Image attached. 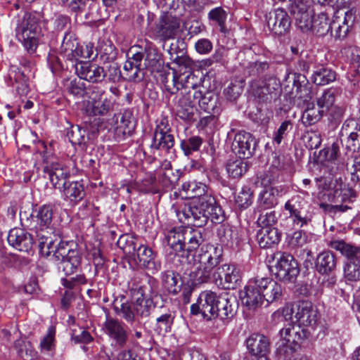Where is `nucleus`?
Returning a JSON list of instances; mask_svg holds the SVG:
<instances>
[{
    "instance_id": "obj_47",
    "label": "nucleus",
    "mask_w": 360,
    "mask_h": 360,
    "mask_svg": "<svg viewBox=\"0 0 360 360\" xmlns=\"http://www.w3.org/2000/svg\"><path fill=\"white\" fill-rule=\"evenodd\" d=\"M337 96L338 90L336 89H329L323 93L322 97L318 101V105L320 108H326L327 110H331L335 112L337 106L335 103Z\"/></svg>"
},
{
    "instance_id": "obj_43",
    "label": "nucleus",
    "mask_w": 360,
    "mask_h": 360,
    "mask_svg": "<svg viewBox=\"0 0 360 360\" xmlns=\"http://www.w3.org/2000/svg\"><path fill=\"white\" fill-rule=\"evenodd\" d=\"M259 212V217L257 220V225L261 229L275 228L278 217L276 213L273 210H257Z\"/></svg>"
},
{
    "instance_id": "obj_38",
    "label": "nucleus",
    "mask_w": 360,
    "mask_h": 360,
    "mask_svg": "<svg viewBox=\"0 0 360 360\" xmlns=\"http://www.w3.org/2000/svg\"><path fill=\"white\" fill-rule=\"evenodd\" d=\"M112 106V102L108 98H104L89 102L86 111L90 115H104L108 112Z\"/></svg>"
},
{
    "instance_id": "obj_44",
    "label": "nucleus",
    "mask_w": 360,
    "mask_h": 360,
    "mask_svg": "<svg viewBox=\"0 0 360 360\" xmlns=\"http://www.w3.org/2000/svg\"><path fill=\"white\" fill-rule=\"evenodd\" d=\"M335 78V72L326 68H321L317 70L311 77L313 82L316 85L328 84L329 82L334 81Z\"/></svg>"
},
{
    "instance_id": "obj_57",
    "label": "nucleus",
    "mask_w": 360,
    "mask_h": 360,
    "mask_svg": "<svg viewBox=\"0 0 360 360\" xmlns=\"http://www.w3.org/2000/svg\"><path fill=\"white\" fill-rule=\"evenodd\" d=\"M307 243L306 233L298 230L288 236V245L292 249H297L303 247Z\"/></svg>"
},
{
    "instance_id": "obj_19",
    "label": "nucleus",
    "mask_w": 360,
    "mask_h": 360,
    "mask_svg": "<svg viewBox=\"0 0 360 360\" xmlns=\"http://www.w3.org/2000/svg\"><path fill=\"white\" fill-rule=\"evenodd\" d=\"M115 133L118 139H124L132 135L135 129V121L131 110H127L115 115Z\"/></svg>"
},
{
    "instance_id": "obj_11",
    "label": "nucleus",
    "mask_w": 360,
    "mask_h": 360,
    "mask_svg": "<svg viewBox=\"0 0 360 360\" xmlns=\"http://www.w3.org/2000/svg\"><path fill=\"white\" fill-rule=\"evenodd\" d=\"M214 300L212 304L213 319L219 317L223 321L229 322L236 314L238 302L235 296L222 293L217 296L214 292Z\"/></svg>"
},
{
    "instance_id": "obj_1",
    "label": "nucleus",
    "mask_w": 360,
    "mask_h": 360,
    "mask_svg": "<svg viewBox=\"0 0 360 360\" xmlns=\"http://www.w3.org/2000/svg\"><path fill=\"white\" fill-rule=\"evenodd\" d=\"M182 188L193 200L176 210V215L181 223L202 227L209 220L214 224L224 221V212L215 198L208 192L205 184L189 181L184 183Z\"/></svg>"
},
{
    "instance_id": "obj_10",
    "label": "nucleus",
    "mask_w": 360,
    "mask_h": 360,
    "mask_svg": "<svg viewBox=\"0 0 360 360\" xmlns=\"http://www.w3.org/2000/svg\"><path fill=\"white\" fill-rule=\"evenodd\" d=\"M293 224L299 227L307 225L311 221L312 215L304 198L299 195L292 196L284 205Z\"/></svg>"
},
{
    "instance_id": "obj_55",
    "label": "nucleus",
    "mask_w": 360,
    "mask_h": 360,
    "mask_svg": "<svg viewBox=\"0 0 360 360\" xmlns=\"http://www.w3.org/2000/svg\"><path fill=\"white\" fill-rule=\"evenodd\" d=\"M235 202L240 208L248 207L252 202V192L248 186H243L235 197Z\"/></svg>"
},
{
    "instance_id": "obj_15",
    "label": "nucleus",
    "mask_w": 360,
    "mask_h": 360,
    "mask_svg": "<svg viewBox=\"0 0 360 360\" xmlns=\"http://www.w3.org/2000/svg\"><path fill=\"white\" fill-rule=\"evenodd\" d=\"M257 146V140L250 133L240 131L234 136L232 149L240 158L248 159L254 155Z\"/></svg>"
},
{
    "instance_id": "obj_46",
    "label": "nucleus",
    "mask_w": 360,
    "mask_h": 360,
    "mask_svg": "<svg viewBox=\"0 0 360 360\" xmlns=\"http://www.w3.org/2000/svg\"><path fill=\"white\" fill-rule=\"evenodd\" d=\"M86 131L79 125H73L67 131V137L73 145H85Z\"/></svg>"
},
{
    "instance_id": "obj_21",
    "label": "nucleus",
    "mask_w": 360,
    "mask_h": 360,
    "mask_svg": "<svg viewBox=\"0 0 360 360\" xmlns=\"http://www.w3.org/2000/svg\"><path fill=\"white\" fill-rule=\"evenodd\" d=\"M257 281L266 305L281 298L283 288L281 284L269 278H257Z\"/></svg>"
},
{
    "instance_id": "obj_18",
    "label": "nucleus",
    "mask_w": 360,
    "mask_h": 360,
    "mask_svg": "<svg viewBox=\"0 0 360 360\" xmlns=\"http://www.w3.org/2000/svg\"><path fill=\"white\" fill-rule=\"evenodd\" d=\"M8 244L17 250L29 252L34 245L32 234L21 228H13L8 232L7 237Z\"/></svg>"
},
{
    "instance_id": "obj_30",
    "label": "nucleus",
    "mask_w": 360,
    "mask_h": 360,
    "mask_svg": "<svg viewBox=\"0 0 360 360\" xmlns=\"http://www.w3.org/2000/svg\"><path fill=\"white\" fill-rule=\"evenodd\" d=\"M257 240L261 248H271L281 240V233L276 228L260 229L257 233Z\"/></svg>"
},
{
    "instance_id": "obj_35",
    "label": "nucleus",
    "mask_w": 360,
    "mask_h": 360,
    "mask_svg": "<svg viewBox=\"0 0 360 360\" xmlns=\"http://www.w3.org/2000/svg\"><path fill=\"white\" fill-rule=\"evenodd\" d=\"M336 266V260L335 255L329 252H323L320 253L316 260V269L322 274L330 273Z\"/></svg>"
},
{
    "instance_id": "obj_63",
    "label": "nucleus",
    "mask_w": 360,
    "mask_h": 360,
    "mask_svg": "<svg viewBox=\"0 0 360 360\" xmlns=\"http://www.w3.org/2000/svg\"><path fill=\"white\" fill-rule=\"evenodd\" d=\"M305 146L309 150L318 148L321 143V136L315 131H307L303 137Z\"/></svg>"
},
{
    "instance_id": "obj_20",
    "label": "nucleus",
    "mask_w": 360,
    "mask_h": 360,
    "mask_svg": "<svg viewBox=\"0 0 360 360\" xmlns=\"http://www.w3.org/2000/svg\"><path fill=\"white\" fill-rule=\"evenodd\" d=\"M291 22L287 12L283 8L276 9L270 15L267 20L269 29L276 35H283L287 33L290 27Z\"/></svg>"
},
{
    "instance_id": "obj_32",
    "label": "nucleus",
    "mask_w": 360,
    "mask_h": 360,
    "mask_svg": "<svg viewBox=\"0 0 360 360\" xmlns=\"http://www.w3.org/2000/svg\"><path fill=\"white\" fill-rule=\"evenodd\" d=\"M279 191L274 187L265 188L260 193L257 200V210H269L278 204Z\"/></svg>"
},
{
    "instance_id": "obj_9",
    "label": "nucleus",
    "mask_w": 360,
    "mask_h": 360,
    "mask_svg": "<svg viewBox=\"0 0 360 360\" xmlns=\"http://www.w3.org/2000/svg\"><path fill=\"white\" fill-rule=\"evenodd\" d=\"M289 12L297 29L305 33L311 30L314 12L307 0H296L292 2Z\"/></svg>"
},
{
    "instance_id": "obj_3",
    "label": "nucleus",
    "mask_w": 360,
    "mask_h": 360,
    "mask_svg": "<svg viewBox=\"0 0 360 360\" xmlns=\"http://www.w3.org/2000/svg\"><path fill=\"white\" fill-rule=\"evenodd\" d=\"M222 250L212 245L202 248L199 253L193 257V263L189 262L190 268L184 274L189 277L193 285L213 281V274L221 261Z\"/></svg>"
},
{
    "instance_id": "obj_37",
    "label": "nucleus",
    "mask_w": 360,
    "mask_h": 360,
    "mask_svg": "<svg viewBox=\"0 0 360 360\" xmlns=\"http://www.w3.org/2000/svg\"><path fill=\"white\" fill-rule=\"evenodd\" d=\"M62 189L65 198L71 201H80L85 195L84 186L78 181L66 183Z\"/></svg>"
},
{
    "instance_id": "obj_34",
    "label": "nucleus",
    "mask_w": 360,
    "mask_h": 360,
    "mask_svg": "<svg viewBox=\"0 0 360 360\" xmlns=\"http://www.w3.org/2000/svg\"><path fill=\"white\" fill-rule=\"evenodd\" d=\"M163 287L169 293L176 295L181 288L182 282L178 274L173 271H166L162 274Z\"/></svg>"
},
{
    "instance_id": "obj_62",
    "label": "nucleus",
    "mask_w": 360,
    "mask_h": 360,
    "mask_svg": "<svg viewBox=\"0 0 360 360\" xmlns=\"http://www.w3.org/2000/svg\"><path fill=\"white\" fill-rule=\"evenodd\" d=\"M56 328L50 326L47 334L43 338L40 342V347L44 351H51L55 347Z\"/></svg>"
},
{
    "instance_id": "obj_23",
    "label": "nucleus",
    "mask_w": 360,
    "mask_h": 360,
    "mask_svg": "<svg viewBox=\"0 0 360 360\" xmlns=\"http://www.w3.org/2000/svg\"><path fill=\"white\" fill-rule=\"evenodd\" d=\"M44 172L49 175L53 187L59 190L64 187L70 175L68 169L58 162L48 164L44 167Z\"/></svg>"
},
{
    "instance_id": "obj_39",
    "label": "nucleus",
    "mask_w": 360,
    "mask_h": 360,
    "mask_svg": "<svg viewBox=\"0 0 360 360\" xmlns=\"http://www.w3.org/2000/svg\"><path fill=\"white\" fill-rule=\"evenodd\" d=\"M175 143L174 137L172 134H153L151 149L162 150L169 152Z\"/></svg>"
},
{
    "instance_id": "obj_41",
    "label": "nucleus",
    "mask_w": 360,
    "mask_h": 360,
    "mask_svg": "<svg viewBox=\"0 0 360 360\" xmlns=\"http://www.w3.org/2000/svg\"><path fill=\"white\" fill-rule=\"evenodd\" d=\"M10 78L13 80L12 85L15 89L16 92L20 96L27 95L30 88L28 77L25 75V72L18 69V72H15L13 75H11Z\"/></svg>"
},
{
    "instance_id": "obj_16",
    "label": "nucleus",
    "mask_w": 360,
    "mask_h": 360,
    "mask_svg": "<svg viewBox=\"0 0 360 360\" xmlns=\"http://www.w3.org/2000/svg\"><path fill=\"white\" fill-rule=\"evenodd\" d=\"M240 298L243 304L249 309H256L262 306L264 302V297L259 288L257 278L248 281L244 289L240 290Z\"/></svg>"
},
{
    "instance_id": "obj_7",
    "label": "nucleus",
    "mask_w": 360,
    "mask_h": 360,
    "mask_svg": "<svg viewBox=\"0 0 360 360\" xmlns=\"http://www.w3.org/2000/svg\"><path fill=\"white\" fill-rule=\"evenodd\" d=\"M268 258L270 270L279 281L292 283L296 280L300 270L292 255L276 251Z\"/></svg>"
},
{
    "instance_id": "obj_49",
    "label": "nucleus",
    "mask_w": 360,
    "mask_h": 360,
    "mask_svg": "<svg viewBox=\"0 0 360 360\" xmlns=\"http://www.w3.org/2000/svg\"><path fill=\"white\" fill-rule=\"evenodd\" d=\"M330 29V25L326 15L321 13L314 16L312 20V27L309 32L318 35H324Z\"/></svg>"
},
{
    "instance_id": "obj_31",
    "label": "nucleus",
    "mask_w": 360,
    "mask_h": 360,
    "mask_svg": "<svg viewBox=\"0 0 360 360\" xmlns=\"http://www.w3.org/2000/svg\"><path fill=\"white\" fill-rule=\"evenodd\" d=\"M205 237L199 229L185 228L184 235V250L191 252L198 249L204 242Z\"/></svg>"
},
{
    "instance_id": "obj_59",
    "label": "nucleus",
    "mask_w": 360,
    "mask_h": 360,
    "mask_svg": "<svg viewBox=\"0 0 360 360\" xmlns=\"http://www.w3.org/2000/svg\"><path fill=\"white\" fill-rule=\"evenodd\" d=\"M344 275L349 281L360 280V259L347 262L344 268Z\"/></svg>"
},
{
    "instance_id": "obj_4",
    "label": "nucleus",
    "mask_w": 360,
    "mask_h": 360,
    "mask_svg": "<svg viewBox=\"0 0 360 360\" xmlns=\"http://www.w3.org/2000/svg\"><path fill=\"white\" fill-rule=\"evenodd\" d=\"M196 77L190 73L186 76V80L183 89L173 100L174 111L177 117L187 122L196 120V101L201 97V91L198 90V84L195 82Z\"/></svg>"
},
{
    "instance_id": "obj_42",
    "label": "nucleus",
    "mask_w": 360,
    "mask_h": 360,
    "mask_svg": "<svg viewBox=\"0 0 360 360\" xmlns=\"http://www.w3.org/2000/svg\"><path fill=\"white\" fill-rule=\"evenodd\" d=\"M113 309L117 315L122 317L128 323H133L135 321L136 314L133 302H125L120 306L115 304Z\"/></svg>"
},
{
    "instance_id": "obj_17",
    "label": "nucleus",
    "mask_w": 360,
    "mask_h": 360,
    "mask_svg": "<svg viewBox=\"0 0 360 360\" xmlns=\"http://www.w3.org/2000/svg\"><path fill=\"white\" fill-rule=\"evenodd\" d=\"M78 77L91 83L102 82L107 74L103 67L91 62H79L75 65Z\"/></svg>"
},
{
    "instance_id": "obj_53",
    "label": "nucleus",
    "mask_w": 360,
    "mask_h": 360,
    "mask_svg": "<svg viewBox=\"0 0 360 360\" xmlns=\"http://www.w3.org/2000/svg\"><path fill=\"white\" fill-rule=\"evenodd\" d=\"M144 58V68L154 67L159 60L160 56L157 49L151 44H148L142 53Z\"/></svg>"
},
{
    "instance_id": "obj_64",
    "label": "nucleus",
    "mask_w": 360,
    "mask_h": 360,
    "mask_svg": "<svg viewBox=\"0 0 360 360\" xmlns=\"http://www.w3.org/2000/svg\"><path fill=\"white\" fill-rule=\"evenodd\" d=\"M174 317L169 312L165 313L156 319V325L160 332H169L173 323Z\"/></svg>"
},
{
    "instance_id": "obj_36",
    "label": "nucleus",
    "mask_w": 360,
    "mask_h": 360,
    "mask_svg": "<svg viewBox=\"0 0 360 360\" xmlns=\"http://www.w3.org/2000/svg\"><path fill=\"white\" fill-rule=\"evenodd\" d=\"M184 227L174 228L166 235L168 245L176 252L184 250Z\"/></svg>"
},
{
    "instance_id": "obj_45",
    "label": "nucleus",
    "mask_w": 360,
    "mask_h": 360,
    "mask_svg": "<svg viewBox=\"0 0 360 360\" xmlns=\"http://www.w3.org/2000/svg\"><path fill=\"white\" fill-rule=\"evenodd\" d=\"M14 345L18 354L25 360H32L37 356V352L29 341L16 340Z\"/></svg>"
},
{
    "instance_id": "obj_6",
    "label": "nucleus",
    "mask_w": 360,
    "mask_h": 360,
    "mask_svg": "<svg viewBox=\"0 0 360 360\" xmlns=\"http://www.w3.org/2000/svg\"><path fill=\"white\" fill-rule=\"evenodd\" d=\"M40 23L39 14L25 13L19 19L15 28L17 39L30 55L35 53L38 46V36L41 33Z\"/></svg>"
},
{
    "instance_id": "obj_60",
    "label": "nucleus",
    "mask_w": 360,
    "mask_h": 360,
    "mask_svg": "<svg viewBox=\"0 0 360 360\" xmlns=\"http://www.w3.org/2000/svg\"><path fill=\"white\" fill-rule=\"evenodd\" d=\"M202 141V139L199 136H192L188 139L183 140L181 143V148L184 154L187 156L191 155L193 151L199 149Z\"/></svg>"
},
{
    "instance_id": "obj_28",
    "label": "nucleus",
    "mask_w": 360,
    "mask_h": 360,
    "mask_svg": "<svg viewBox=\"0 0 360 360\" xmlns=\"http://www.w3.org/2000/svg\"><path fill=\"white\" fill-rule=\"evenodd\" d=\"M246 345L249 352L255 356H265L269 349V339L264 335L259 333L250 335L246 340Z\"/></svg>"
},
{
    "instance_id": "obj_26",
    "label": "nucleus",
    "mask_w": 360,
    "mask_h": 360,
    "mask_svg": "<svg viewBox=\"0 0 360 360\" xmlns=\"http://www.w3.org/2000/svg\"><path fill=\"white\" fill-rule=\"evenodd\" d=\"M80 46L74 34L66 32L60 48V53L69 60H77L82 55Z\"/></svg>"
},
{
    "instance_id": "obj_24",
    "label": "nucleus",
    "mask_w": 360,
    "mask_h": 360,
    "mask_svg": "<svg viewBox=\"0 0 360 360\" xmlns=\"http://www.w3.org/2000/svg\"><path fill=\"white\" fill-rule=\"evenodd\" d=\"M143 59V55L141 52H136L131 56H128L123 68L128 81L139 82L143 79V75L140 74Z\"/></svg>"
},
{
    "instance_id": "obj_27",
    "label": "nucleus",
    "mask_w": 360,
    "mask_h": 360,
    "mask_svg": "<svg viewBox=\"0 0 360 360\" xmlns=\"http://www.w3.org/2000/svg\"><path fill=\"white\" fill-rule=\"evenodd\" d=\"M292 94L294 98L308 102L311 98V91L305 75L300 73L293 75V86Z\"/></svg>"
},
{
    "instance_id": "obj_33",
    "label": "nucleus",
    "mask_w": 360,
    "mask_h": 360,
    "mask_svg": "<svg viewBox=\"0 0 360 360\" xmlns=\"http://www.w3.org/2000/svg\"><path fill=\"white\" fill-rule=\"evenodd\" d=\"M197 101L200 108L207 113L215 114L219 112L218 96L212 91H207L204 94L201 91V97Z\"/></svg>"
},
{
    "instance_id": "obj_52",
    "label": "nucleus",
    "mask_w": 360,
    "mask_h": 360,
    "mask_svg": "<svg viewBox=\"0 0 360 360\" xmlns=\"http://www.w3.org/2000/svg\"><path fill=\"white\" fill-rule=\"evenodd\" d=\"M355 18V13L352 10L345 13L342 24L339 25V38H345L349 34L354 25Z\"/></svg>"
},
{
    "instance_id": "obj_50",
    "label": "nucleus",
    "mask_w": 360,
    "mask_h": 360,
    "mask_svg": "<svg viewBox=\"0 0 360 360\" xmlns=\"http://www.w3.org/2000/svg\"><path fill=\"white\" fill-rule=\"evenodd\" d=\"M274 91V87L271 88L269 84L262 82V84L258 85L253 89V94L262 102H267L270 101L274 96H276Z\"/></svg>"
},
{
    "instance_id": "obj_58",
    "label": "nucleus",
    "mask_w": 360,
    "mask_h": 360,
    "mask_svg": "<svg viewBox=\"0 0 360 360\" xmlns=\"http://www.w3.org/2000/svg\"><path fill=\"white\" fill-rule=\"evenodd\" d=\"M339 251L347 257L348 262L360 259V248L345 243L339 240Z\"/></svg>"
},
{
    "instance_id": "obj_5",
    "label": "nucleus",
    "mask_w": 360,
    "mask_h": 360,
    "mask_svg": "<svg viewBox=\"0 0 360 360\" xmlns=\"http://www.w3.org/2000/svg\"><path fill=\"white\" fill-rule=\"evenodd\" d=\"M118 245L126 254L132 255L137 264L141 268L148 270L152 274L158 272L161 268V263L156 258V255L148 246L139 243L134 237H121Z\"/></svg>"
},
{
    "instance_id": "obj_13",
    "label": "nucleus",
    "mask_w": 360,
    "mask_h": 360,
    "mask_svg": "<svg viewBox=\"0 0 360 360\" xmlns=\"http://www.w3.org/2000/svg\"><path fill=\"white\" fill-rule=\"evenodd\" d=\"M213 281L224 289H235L241 281L239 269L230 264L217 266L213 274Z\"/></svg>"
},
{
    "instance_id": "obj_54",
    "label": "nucleus",
    "mask_w": 360,
    "mask_h": 360,
    "mask_svg": "<svg viewBox=\"0 0 360 360\" xmlns=\"http://www.w3.org/2000/svg\"><path fill=\"white\" fill-rule=\"evenodd\" d=\"M208 18L215 22L220 27L221 32H226V20L227 18L226 12L221 7H217L212 9L208 13Z\"/></svg>"
},
{
    "instance_id": "obj_14",
    "label": "nucleus",
    "mask_w": 360,
    "mask_h": 360,
    "mask_svg": "<svg viewBox=\"0 0 360 360\" xmlns=\"http://www.w3.org/2000/svg\"><path fill=\"white\" fill-rule=\"evenodd\" d=\"M53 209L51 205H43L36 209L27 216L26 212L20 214L22 223L27 228H36V226H47L52 225Z\"/></svg>"
},
{
    "instance_id": "obj_56",
    "label": "nucleus",
    "mask_w": 360,
    "mask_h": 360,
    "mask_svg": "<svg viewBox=\"0 0 360 360\" xmlns=\"http://www.w3.org/2000/svg\"><path fill=\"white\" fill-rule=\"evenodd\" d=\"M136 316L147 317L150 315L151 309L154 307L153 301L150 299H143L133 302Z\"/></svg>"
},
{
    "instance_id": "obj_51",
    "label": "nucleus",
    "mask_w": 360,
    "mask_h": 360,
    "mask_svg": "<svg viewBox=\"0 0 360 360\" xmlns=\"http://www.w3.org/2000/svg\"><path fill=\"white\" fill-rule=\"evenodd\" d=\"M297 349L296 346L281 340L276 352L278 357L282 360H295Z\"/></svg>"
},
{
    "instance_id": "obj_29",
    "label": "nucleus",
    "mask_w": 360,
    "mask_h": 360,
    "mask_svg": "<svg viewBox=\"0 0 360 360\" xmlns=\"http://www.w3.org/2000/svg\"><path fill=\"white\" fill-rule=\"evenodd\" d=\"M179 27L177 18L171 15L163 16L159 22L158 33L163 39L174 38Z\"/></svg>"
},
{
    "instance_id": "obj_2",
    "label": "nucleus",
    "mask_w": 360,
    "mask_h": 360,
    "mask_svg": "<svg viewBox=\"0 0 360 360\" xmlns=\"http://www.w3.org/2000/svg\"><path fill=\"white\" fill-rule=\"evenodd\" d=\"M29 229L36 234L40 252L46 257L53 254L54 259L60 262L59 268L62 269L65 275H72L78 270L81 266L82 255L75 242L60 240L56 245L51 237L53 231L52 225Z\"/></svg>"
},
{
    "instance_id": "obj_8",
    "label": "nucleus",
    "mask_w": 360,
    "mask_h": 360,
    "mask_svg": "<svg viewBox=\"0 0 360 360\" xmlns=\"http://www.w3.org/2000/svg\"><path fill=\"white\" fill-rule=\"evenodd\" d=\"M342 170L344 176V182L342 177H339L340 189L342 191V185L347 184L348 188L345 192L342 194V201L343 203H352L356 198V194L353 190V186L360 181V155L354 156L348 159L346 164L344 159L340 163L339 162V172Z\"/></svg>"
},
{
    "instance_id": "obj_22",
    "label": "nucleus",
    "mask_w": 360,
    "mask_h": 360,
    "mask_svg": "<svg viewBox=\"0 0 360 360\" xmlns=\"http://www.w3.org/2000/svg\"><path fill=\"white\" fill-rule=\"evenodd\" d=\"M316 321L317 311L314 309L311 302L302 301L296 304L295 322L297 323L298 326H314L316 324Z\"/></svg>"
},
{
    "instance_id": "obj_12",
    "label": "nucleus",
    "mask_w": 360,
    "mask_h": 360,
    "mask_svg": "<svg viewBox=\"0 0 360 360\" xmlns=\"http://www.w3.org/2000/svg\"><path fill=\"white\" fill-rule=\"evenodd\" d=\"M103 330L115 346L122 348L127 345L129 334L127 326L122 321L107 316Z\"/></svg>"
},
{
    "instance_id": "obj_61",
    "label": "nucleus",
    "mask_w": 360,
    "mask_h": 360,
    "mask_svg": "<svg viewBox=\"0 0 360 360\" xmlns=\"http://www.w3.org/2000/svg\"><path fill=\"white\" fill-rule=\"evenodd\" d=\"M292 128V123L290 120H285L283 122L277 131L274 132L273 141L277 145H280Z\"/></svg>"
},
{
    "instance_id": "obj_40",
    "label": "nucleus",
    "mask_w": 360,
    "mask_h": 360,
    "mask_svg": "<svg viewBox=\"0 0 360 360\" xmlns=\"http://www.w3.org/2000/svg\"><path fill=\"white\" fill-rule=\"evenodd\" d=\"M307 103V108L302 113L301 121L304 126L309 127L320 120L322 112L313 103Z\"/></svg>"
},
{
    "instance_id": "obj_25",
    "label": "nucleus",
    "mask_w": 360,
    "mask_h": 360,
    "mask_svg": "<svg viewBox=\"0 0 360 360\" xmlns=\"http://www.w3.org/2000/svg\"><path fill=\"white\" fill-rule=\"evenodd\" d=\"M214 300V292H205L202 293L198 299L197 304H193L191 307V312L193 315L201 314L203 318L207 320L213 319V311L212 304Z\"/></svg>"
},
{
    "instance_id": "obj_48",
    "label": "nucleus",
    "mask_w": 360,
    "mask_h": 360,
    "mask_svg": "<svg viewBox=\"0 0 360 360\" xmlns=\"http://www.w3.org/2000/svg\"><path fill=\"white\" fill-rule=\"evenodd\" d=\"M240 158L230 162L226 165V170L229 175L233 178L241 177L248 169V165L246 162Z\"/></svg>"
}]
</instances>
